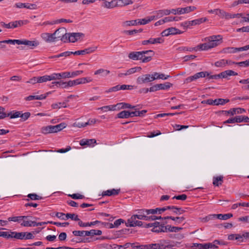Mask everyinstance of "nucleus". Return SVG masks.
<instances>
[{
	"label": "nucleus",
	"instance_id": "obj_1",
	"mask_svg": "<svg viewBox=\"0 0 249 249\" xmlns=\"http://www.w3.org/2000/svg\"><path fill=\"white\" fill-rule=\"evenodd\" d=\"M154 53L152 50L143 51L141 52H131L128 54L129 59L133 60H142L143 63L150 61Z\"/></svg>",
	"mask_w": 249,
	"mask_h": 249
},
{
	"label": "nucleus",
	"instance_id": "obj_2",
	"mask_svg": "<svg viewBox=\"0 0 249 249\" xmlns=\"http://www.w3.org/2000/svg\"><path fill=\"white\" fill-rule=\"evenodd\" d=\"M205 41L209 42L212 48L220 45L223 40V37L221 35H213L205 38Z\"/></svg>",
	"mask_w": 249,
	"mask_h": 249
},
{
	"label": "nucleus",
	"instance_id": "obj_3",
	"mask_svg": "<svg viewBox=\"0 0 249 249\" xmlns=\"http://www.w3.org/2000/svg\"><path fill=\"white\" fill-rule=\"evenodd\" d=\"M196 9L195 6H188L184 8H178L177 9H172L171 10L172 14L176 15L177 14L181 15L186 13H189L192 11H194Z\"/></svg>",
	"mask_w": 249,
	"mask_h": 249
},
{
	"label": "nucleus",
	"instance_id": "obj_4",
	"mask_svg": "<svg viewBox=\"0 0 249 249\" xmlns=\"http://www.w3.org/2000/svg\"><path fill=\"white\" fill-rule=\"evenodd\" d=\"M249 122V118L244 116H236L234 118H231L226 121L225 124H233L235 123Z\"/></svg>",
	"mask_w": 249,
	"mask_h": 249
},
{
	"label": "nucleus",
	"instance_id": "obj_5",
	"mask_svg": "<svg viewBox=\"0 0 249 249\" xmlns=\"http://www.w3.org/2000/svg\"><path fill=\"white\" fill-rule=\"evenodd\" d=\"M209 73L208 71H201L195 74L193 76H189L185 79V83H189L201 77H205L209 76Z\"/></svg>",
	"mask_w": 249,
	"mask_h": 249
},
{
	"label": "nucleus",
	"instance_id": "obj_6",
	"mask_svg": "<svg viewBox=\"0 0 249 249\" xmlns=\"http://www.w3.org/2000/svg\"><path fill=\"white\" fill-rule=\"evenodd\" d=\"M172 86V84L169 82H166L164 84H156L149 88V91L154 92L160 89H168Z\"/></svg>",
	"mask_w": 249,
	"mask_h": 249
},
{
	"label": "nucleus",
	"instance_id": "obj_7",
	"mask_svg": "<svg viewBox=\"0 0 249 249\" xmlns=\"http://www.w3.org/2000/svg\"><path fill=\"white\" fill-rule=\"evenodd\" d=\"M91 81H92V79L90 77H83L74 80H70L69 81L68 84L69 85H70V87H72L79 84L89 83Z\"/></svg>",
	"mask_w": 249,
	"mask_h": 249
},
{
	"label": "nucleus",
	"instance_id": "obj_8",
	"mask_svg": "<svg viewBox=\"0 0 249 249\" xmlns=\"http://www.w3.org/2000/svg\"><path fill=\"white\" fill-rule=\"evenodd\" d=\"M152 78L150 74H147L139 76L136 80V83L138 85H142L152 81Z\"/></svg>",
	"mask_w": 249,
	"mask_h": 249
},
{
	"label": "nucleus",
	"instance_id": "obj_9",
	"mask_svg": "<svg viewBox=\"0 0 249 249\" xmlns=\"http://www.w3.org/2000/svg\"><path fill=\"white\" fill-rule=\"evenodd\" d=\"M97 46H92L86 48L83 50H79L73 52V54L74 55H84L85 54H89L94 52L97 49Z\"/></svg>",
	"mask_w": 249,
	"mask_h": 249
},
{
	"label": "nucleus",
	"instance_id": "obj_10",
	"mask_svg": "<svg viewBox=\"0 0 249 249\" xmlns=\"http://www.w3.org/2000/svg\"><path fill=\"white\" fill-rule=\"evenodd\" d=\"M25 45L29 47L31 49H33L35 47L38 46L39 45V42L37 40L30 41L26 39L20 40L19 45Z\"/></svg>",
	"mask_w": 249,
	"mask_h": 249
},
{
	"label": "nucleus",
	"instance_id": "obj_11",
	"mask_svg": "<svg viewBox=\"0 0 249 249\" xmlns=\"http://www.w3.org/2000/svg\"><path fill=\"white\" fill-rule=\"evenodd\" d=\"M40 36L44 41L48 43L56 41V37L53 36V34L43 33L41 34Z\"/></svg>",
	"mask_w": 249,
	"mask_h": 249
},
{
	"label": "nucleus",
	"instance_id": "obj_12",
	"mask_svg": "<svg viewBox=\"0 0 249 249\" xmlns=\"http://www.w3.org/2000/svg\"><path fill=\"white\" fill-rule=\"evenodd\" d=\"M164 40L161 37H158L156 38H150L148 40H143L142 42V44L143 45H146L148 44H155L157 43H162Z\"/></svg>",
	"mask_w": 249,
	"mask_h": 249
},
{
	"label": "nucleus",
	"instance_id": "obj_13",
	"mask_svg": "<svg viewBox=\"0 0 249 249\" xmlns=\"http://www.w3.org/2000/svg\"><path fill=\"white\" fill-rule=\"evenodd\" d=\"M84 36V34L81 33H70L69 42H75Z\"/></svg>",
	"mask_w": 249,
	"mask_h": 249
},
{
	"label": "nucleus",
	"instance_id": "obj_14",
	"mask_svg": "<svg viewBox=\"0 0 249 249\" xmlns=\"http://www.w3.org/2000/svg\"><path fill=\"white\" fill-rule=\"evenodd\" d=\"M15 6L18 8H26L30 9H35L36 7V5L35 4H30L28 3L22 2L16 3Z\"/></svg>",
	"mask_w": 249,
	"mask_h": 249
},
{
	"label": "nucleus",
	"instance_id": "obj_15",
	"mask_svg": "<svg viewBox=\"0 0 249 249\" xmlns=\"http://www.w3.org/2000/svg\"><path fill=\"white\" fill-rule=\"evenodd\" d=\"M116 4V0H112L110 2L107 0L103 2L102 6L107 9H112L115 7H117Z\"/></svg>",
	"mask_w": 249,
	"mask_h": 249
},
{
	"label": "nucleus",
	"instance_id": "obj_16",
	"mask_svg": "<svg viewBox=\"0 0 249 249\" xmlns=\"http://www.w3.org/2000/svg\"><path fill=\"white\" fill-rule=\"evenodd\" d=\"M66 32V29L65 28H60L57 29L53 33V36L56 37V41L58 39H60Z\"/></svg>",
	"mask_w": 249,
	"mask_h": 249
},
{
	"label": "nucleus",
	"instance_id": "obj_17",
	"mask_svg": "<svg viewBox=\"0 0 249 249\" xmlns=\"http://www.w3.org/2000/svg\"><path fill=\"white\" fill-rule=\"evenodd\" d=\"M155 13L156 14V18H159L162 17L163 16L169 15L172 13V12H171V10L164 9L157 11Z\"/></svg>",
	"mask_w": 249,
	"mask_h": 249
},
{
	"label": "nucleus",
	"instance_id": "obj_18",
	"mask_svg": "<svg viewBox=\"0 0 249 249\" xmlns=\"http://www.w3.org/2000/svg\"><path fill=\"white\" fill-rule=\"evenodd\" d=\"M96 143L95 139H82L80 141V144L81 146H91Z\"/></svg>",
	"mask_w": 249,
	"mask_h": 249
},
{
	"label": "nucleus",
	"instance_id": "obj_19",
	"mask_svg": "<svg viewBox=\"0 0 249 249\" xmlns=\"http://www.w3.org/2000/svg\"><path fill=\"white\" fill-rule=\"evenodd\" d=\"M120 192V189H115L108 190L106 191H103L102 193V196H111L118 195Z\"/></svg>",
	"mask_w": 249,
	"mask_h": 249
},
{
	"label": "nucleus",
	"instance_id": "obj_20",
	"mask_svg": "<svg viewBox=\"0 0 249 249\" xmlns=\"http://www.w3.org/2000/svg\"><path fill=\"white\" fill-rule=\"evenodd\" d=\"M49 93H47L46 94H41L40 95H29L25 98L26 101H31L33 100H43L46 98L47 95Z\"/></svg>",
	"mask_w": 249,
	"mask_h": 249
},
{
	"label": "nucleus",
	"instance_id": "obj_21",
	"mask_svg": "<svg viewBox=\"0 0 249 249\" xmlns=\"http://www.w3.org/2000/svg\"><path fill=\"white\" fill-rule=\"evenodd\" d=\"M237 75L238 73L232 70H227L220 73V77L223 78H227L229 76Z\"/></svg>",
	"mask_w": 249,
	"mask_h": 249
},
{
	"label": "nucleus",
	"instance_id": "obj_22",
	"mask_svg": "<svg viewBox=\"0 0 249 249\" xmlns=\"http://www.w3.org/2000/svg\"><path fill=\"white\" fill-rule=\"evenodd\" d=\"M160 249H170L173 247V245L170 244L169 240H161L159 242Z\"/></svg>",
	"mask_w": 249,
	"mask_h": 249
},
{
	"label": "nucleus",
	"instance_id": "obj_23",
	"mask_svg": "<svg viewBox=\"0 0 249 249\" xmlns=\"http://www.w3.org/2000/svg\"><path fill=\"white\" fill-rule=\"evenodd\" d=\"M102 233V231L99 230H91L89 231H85V236H93L95 235H100Z\"/></svg>",
	"mask_w": 249,
	"mask_h": 249
},
{
	"label": "nucleus",
	"instance_id": "obj_24",
	"mask_svg": "<svg viewBox=\"0 0 249 249\" xmlns=\"http://www.w3.org/2000/svg\"><path fill=\"white\" fill-rule=\"evenodd\" d=\"M117 7H123L133 3L132 0H116Z\"/></svg>",
	"mask_w": 249,
	"mask_h": 249
},
{
	"label": "nucleus",
	"instance_id": "obj_25",
	"mask_svg": "<svg viewBox=\"0 0 249 249\" xmlns=\"http://www.w3.org/2000/svg\"><path fill=\"white\" fill-rule=\"evenodd\" d=\"M67 126V124L65 123H61L56 125H53V132L57 133L63 129L65 128Z\"/></svg>",
	"mask_w": 249,
	"mask_h": 249
},
{
	"label": "nucleus",
	"instance_id": "obj_26",
	"mask_svg": "<svg viewBox=\"0 0 249 249\" xmlns=\"http://www.w3.org/2000/svg\"><path fill=\"white\" fill-rule=\"evenodd\" d=\"M67 126V124L65 123H61L56 125H53V132L57 133L63 129L65 128Z\"/></svg>",
	"mask_w": 249,
	"mask_h": 249
},
{
	"label": "nucleus",
	"instance_id": "obj_27",
	"mask_svg": "<svg viewBox=\"0 0 249 249\" xmlns=\"http://www.w3.org/2000/svg\"><path fill=\"white\" fill-rule=\"evenodd\" d=\"M41 132L44 134L53 133V125H48L46 126L42 127L41 129Z\"/></svg>",
	"mask_w": 249,
	"mask_h": 249
},
{
	"label": "nucleus",
	"instance_id": "obj_28",
	"mask_svg": "<svg viewBox=\"0 0 249 249\" xmlns=\"http://www.w3.org/2000/svg\"><path fill=\"white\" fill-rule=\"evenodd\" d=\"M215 218H218L221 220H227L233 216L232 213L226 214H215Z\"/></svg>",
	"mask_w": 249,
	"mask_h": 249
},
{
	"label": "nucleus",
	"instance_id": "obj_29",
	"mask_svg": "<svg viewBox=\"0 0 249 249\" xmlns=\"http://www.w3.org/2000/svg\"><path fill=\"white\" fill-rule=\"evenodd\" d=\"M138 20H127L122 22L123 27L126 28L128 26H135L138 25Z\"/></svg>",
	"mask_w": 249,
	"mask_h": 249
},
{
	"label": "nucleus",
	"instance_id": "obj_30",
	"mask_svg": "<svg viewBox=\"0 0 249 249\" xmlns=\"http://www.w3.org/2000/svg\"><path fill=\"white\" fill-rule=\"evenodd\" d=\"M100 223L101 222L98 220L91 222L84 223L80 220V221L78 222V225L80 227H85L95 225L96 224Z\"/></svg>",
	"mask_w": 249,
	"mask_h": 249
},
{
	"label": "nucleus",
	"instance_id": "obj_31",
	"mask_svg": "<svg viewBox=\"0 0 249 249\" xmlns=\"http://www.w3.org/2000/svg\"><path fill=\"white\" fill-rule=\"evenodd\" d=\"M197 49H198L199 50H201L202 51H207L209 49H212V47L209 44V42H207L206 43H204L203 44H200L198 45L196 47Z\"/></svg>",
	"mask_w": 249,
	"mask_h": 249
},
{
	"label": "nucleus",
	"instance_id": "obj_32",
	"mask_svg": "<svg viewBox=\"0 0 249 249\" xmlns=\"http://www.w3.org/2000/svg\"><path fill=\"white\" fill-rule=\"evenodd\" d=\"M223 177L222 176H220L216 177H213V184L215 186H219L222 184L223 182Z\"/></svg>",
	"mask_w": 249,
	"mask_h": 249
},
{
	"label": "nucleus",
	"instance_id": "obj_33",
	"mask_svg": "<svg viewBox=\"0 0 249 249\" xmlns=\"http://www.w3.org/2000/svg\"><path fill=\"white\" fill-rule=\"evenodd\" d=\"M69 82H64L62 81H57L53 82L52 84L53 85H54L57 87L62 88H67V87H70V85L68 84Z\"/></svg>",
	"mask_w": 249,
	"mask_h": 249
},
{
	"label": "nucleus",
	"instance_id": "obj_34",
	"mask_svg": "<svg viewBox=\"0 0 249 249\" xmlns=\"http://www.w3.org/2000/svg\"><path fill=\"white\" fill-rule=\"evenodd\" d=\"M12 234H13V238L20 240L25 239L26 235V232H17L13 231Z\"/></svg>",
	"mask_w": 249,
	"mask_h": 249
},
{
	"label": "nucleus",
	"instance_id": "obj_35",
	"mask_svg": "<svg viewBox=\"0 0 249 249\" xmlns=\"http://www.w3.org/2000/svg\"><path fill=\"white\" fill-rule=\"evenodd\" d=\"M130 117V111L124 110L117 114L119 118H128Z\"/></svg>",
	"mask_w": 249,
	"mask_h": 249
},
{
	"label": "nucleus",
	"instance_id": "obj_36",
	"mask_svg": "<svg viewBox=\"0 0 249 249\" xmlns=\"http://www.w3.org/2000/svg\"><path fill=\"white\" fill-rule=\"evenodd\" d=\"M142 70L141 67H136L134 68H132L126 71L125 72V76L129 75L133 73H135L137 71H140Z\"/></svg>",
	"mask_w": 249,
	"mask_h": 249
},
{
	"label": "nucleus",
	"instance_id": "obj_37",
	"mask_svg": "<svg viewBox=\"0 0 249 249\" xmlns=\"http://www.w3.org/2000/svg\"><path fill=\"white\" fill-rule=\"evenodd\" d=\"M146 209H141L138 212V214H135L137 219L140 220H144L146 213H145Z\"/></svg>",
	"mask_w": 249,
	"mask_h": 249
},
{
	"label": "nucleus",
	"instance_id": "obj_38",
	"mask_svg": "<svg viewBox=\"0 0 249 249\" xmlns=\"http://www.w3.org/2000/svg\"><path fill=\"white\" fill-rule=\"evenodd\" d=\"M109 73V71L103 69H100L94 72L95 75L101 74L103 76H106Z\"/></svg>",
	"mask_w": 249,
	"mask_h": 249
},
{
	"label": "nucleus",
	"instance_id": "obj_39",
	"mask_svg": "<svg viewBox=\"0 0 249 249\" xmlns=\"http://www.w3.org/2000/svg\"><path fill=\"white\" fill-rule=\"evenodd\" d=\"M21 111L14 110L7 114V116H9L10 119H14L20 117Z\"/></svg>",
	"mask_w": 249,
	"mask_h": 249
},
{
	"label": "nucleus",
	"instance_id": "obj_40",
	"mask_svg": "<svg viewBox=\"0 0 249 249\" xmlns=\"http://www.w3.org/2000/svg\"><path fill=\"white\" fill-rule=\"evenodd\" d=\"M238 48L227 47L223 49V52L226 53H234L238 51Z\"/></svg>",
	"mask_w": 249,
	"mask_h": 249
},
{
	"label": "nucleus",
	"instance_id": "obj_41",
	"mask_svg": "<svg viewBox=\"0 0 249 249\" xmlns=\"http://www.w3.org/2000/svg\"><path fill=\"white\" fill-rule=\"evenodd\" d=\"M65 217L66 219L71 218V219L73 220L74 221H78V222L80 220V219L78 218V215L74 213H68L66 214Z\"/></svg>",
	"mask_w": 249,
	"mask_h": 249
},
{
	"label": "nucleus",
	"instance_id": "obj_42",
	"mask_svg": "<svg viewBox=\"0 0 249 249\" xmlns=\"http://www.w3.org/2000/svg\"><path fill=\"white\" fill-rule=\"evenodd\" d=\"M230 101L229 99H224L222 98H219L215 99L213 101V102L214 103V105H224L227 103H228Z\"/></svg>",
	"mask_w": 249,
	"mask_h": 249
},
{
	"label": "nucleus",
	"instance_id": "obj_43",
	"mask_svg": "<svg viewBox=\"0 0 249 249\" xmlns=\"http://www.w3.org/2000/svg\"><path fill=\"white\" fill-rule=\"evenodd\" d=\"M25 218L26 217H24L22 216H13L10 217L8 218L9 221H13V222H19L25 219Z\"/></svg>",
	"mask_w": 249,
	"mask_h": 249
},
{
	"label": "nucleus",
	"instance_id": "obj_44",
	"mask_svg": "<svg viewBox=\"0 0 249 249\" xmlns=\"http://www.w3.org/2000/svg\"><path fill=\"white\" fill-rule=\"evenodd\" d=\"M214 65L217 67H224L227 65V60L221 59L215 62Z\"/></svg>",
	"mask_w": 249,
	"mask_h": 249
},
{
	"label": "nucleus",
	"instance_id": "obj_45",
	"mask_svg": "<svg viewBox=\"0 0 249 249\" xmlns=\"http://www.w3.org/2000/svg\"><path fill=\"white\" fill-rule=\"evenodd\" d=\"M137 217L135 216V215H133L130 218H129L127 222L125 223V225L126 227H129V224H135L137 220Z\"/></svg>",
	"mask_w": 249,
	"mask_h": 249
},
{
	"label": "nucleus",
	"instance_id": "obj_46",
	"mask_svg": "<svg viewBox=\"0 0 249 249\" xmlns=\"http://www.w3.org/2000/svg\"><path fill=\"white\" fill-rule=\"evenodd\" d=\"M72 54H73V52L67 51V52L61 53L58 55L52 56L50 58H58V57H67V56H68Z\"/></svg>",
	"mask_w": 249,
	"mask_h": 249
},
{
	"label": "nucleus",
	"instance_id": "obj_47",
	"mask_svg": "<svg viewBox=\"0 0 249 249\" xmlns=\"http://www.w3.org/2000/svg\"><path fill=\"white\" fill-rule=\"evenodd\" d=\"M167 231L177 232L182 229V228L167 225Z\"/></svg>",
	"mask_w": 249,
	"mask_h": 249
},
{
	"label": "nucleus",
	"instance_id": "obj_48",
	"mask_svg": "<svg viewBox=\"0 0 249 249\" xmlns=\"http://www.w3.org/2000/svg\"><path fill=\"white\" fill-rule=\"evenodd\" d=\"M180 25L182 26L184 29H186L191 26L196 25V23L195 20H193L192 21H188L182 22L180 24Z\"/></svg>",
	"mask_w": 249,
	"mask_h": 249
},
{
	"label": "nucleus",
	"instance_id": "obj_49",
	"mask_svg": "<svg viewBox=\"0 0 249 249\" xmlns=\"http://www.w3.org/2000/svg\"><path fill=\"white\" fill-rule=\"evenodd\" d=\"M168 30H169L170 35H174L177 34H181L183 33L178 29L175 27H171L168 28Z\"/></svg>",
	"mask_w": 249,
	"mask_h": 249
},
{
	"label": "nucleus",
	"instance_id": "obj_50",
	"mask_svg": "<svg viewBox=\"0 0 249 249\" xmlns=\"http://www.w3.org/2000/svg\"><path fill=\"white\" fill-rule=\"evenodd\" d=\"M52 107L54 109H56V108H60L61 107H67V106L66 103L65 102H62V103L59 102V103H57L52 104Z\"/></svg>",
	"mask_w": 249,
	"mask_h": 249
},
{
	"label": "nucleus",
	"instance_id": "obj_51",
	"mask_svg": "<svg viewBox=\"0 0 249 249\" xmlns=\"http://www.w3.org/2000/svg\"><path fill=\"white\" fill-rule=\"evenodd\" d=\"M245 111V109L242 108H233L231 111V115H233L236 113L241 114Z\"/></svg>",
	"mask_w": 249,
	"mask_h": 249
},
{
	"label": "nucleus",
	"instance_id": "obj_52",
	"mask_svg": "<svg viewBox=\"0 0 249 249\" xmlns=\"http://www.w3.org/2000/svg\"><path fill=\"white\" fill-rule=\"evenodd\" d=\"M215 218V214H210L205 217L201 218V221L202 222H207Z\"/></svg>",
	"mask_w": 249,
	"mask_h": 249
},
{
	"label": "nucleus",
	"instance_id": "obj_53",
	"mask_svg": "<svg viewBox=\"0 0 249 249\" xmlns=\"http://www.w3.org/2000/svg\"><path fill=\"white\" fill-rule=\"evenodd\" d=\"M123 106L124 107V108H132L136 110L140 109L139 107L140 105L133 106L129 104L123 103Z\"/></svg>",
	"mask_w": 249,
	"mask_h": 249
},
{
	"label": "nucleus",
	"instance_id": "obj_54",
	"mask_svg": "<svg viewBox=\"0 0 249 249\" xmlns=\"http://www.w3.org/2000/svg\"><path fill=\"white\" fill-rule=\"evenodd\" d=\"M19 39H8L2 41H0V42H3V43L15 44V43L19 45Z\"/></svg>",
	"mask_w": 249,
	"mask_h": 249
},
{
	"label": "nucleus",
	"instance_id": "obj_55",
	"mask_svg": "<svg viewBox=\"0 0 249 249\" xmlns=\"http://www.w3.org/2000/svg\"><path fill=\"white\" fill-rule=\"evenodd\" d=\"M192 247L194 248L192 249H207L206 243L205 244L194 243V244H193Z\"/></svg>",
	"mask_w": 249,
	"mask_h": 249
},
{
	"label": "nucleus",
	"instance_id": "obj_56",
	"mask_svg": "<svg viewBox=\"0 0 249 249\" xmlns=\"http://www.w3.org/2000/svg\"><path fill=\"white\" fill-rule=\"evenodd\" d=\"M73 127H77L78 128H82L86 126V122L83 123L81 122L79 120L76 121L75 123H74L72 124Z\"/></svg>",
	"mask_w": 249,
	"mask_h": 249
},
{
	"label": "nucleus",
	"instance_id": "obj_57",
	"mask_svg": "<svg viewBox=\"0 0 249 249\" xmlns=\"http://www.w3.org/2000/svg\"><path fill=\"white\" fill-rule=\"evenodd\" d=\"M30 115L31 113L29 112H26L24 113H22V112H21L20 116L21 120H22V121H25L27 120L29 118Z\"/></svg>",
	"mask_w": 249,
	"mask_h": 249
},
{
	"label": "nucleus",
	"instance_id": "obj_58",
	"mask_svg": "<svg viewBox=\"0 0 249 249\" xmlns=\"http://www.w3.org/2000/svg\"><path fill=\"white\" fill-rule=\"evenodd\" d=\"M170 219H172L173 221H175L176 224H180L182 223L185 219L184 217H170Z\"/></svg>",
	"mask_w": 249,
	"mask_h": 249
},
{
	"label": "nucleus",
	"instance_id": "obj_59",
	"mask_svg": "<svg viewBox=\"0 0 249 249\" xmlns=\"http://www.w3.org/2000/svg\"><path fill=\"white\" fill-rule=\"evenodd\" d=\"M49 81V75H46L38 77V83L46 82Z\"/></svg>",
	"mask_w": 249,
	"mask_h": 249
},
{
	"label": "nucleus",
	"instance_id": "obj_60",
	"mask_svg": "<svg viewBox=\"0 0 249 249\" xmlns=\"http://www.w3.org/2000/svg\"><path fill=\"white\" fill-rule=\"evenodd\" d=\"M146 249H160V244H151L148 245H145Z\"/></svg>",
	"mask_w": 249,
	"mask_h": 249
},
{
	"label": "nucleus",
	"instance_id": "obj_61",
	"mask_svg": "<svg viewBox=\"0 0 249 249\" xmlns=\"http://www.w3.org/2000/svg\"><path fill=\"white\" fill-rule=\"evenodd\" d=\"M13 231H3L2 237L6 238H13V234H12Z\"/></svg>",
	"mask_w": 249,
	"mask_h": 249
},
{
	"label": "nucleus",
	"instance_id": "obj_62",
	"mask_svg": "<svg viewBox=\"0 0 249 249\" xmlns=\"http://www.w3.org/2000/svg\"><path fill=\"white\" fill-rule=\"evenodd\" d=\"M34 222L32 221L23 220V222L21 224V226L24 227H32L33 226Z\"/></svg>",
	"mask_w": 249,
	"mask_h": 249
},
{
	"label": "nucleus",
	"instance_id": "obj_63",
	"mask_svg": "<svg viewBox=\"0 0 249 249\" xmlns=\"http://www.w3.org/2000/svg\"><path fill=\"white\" fill-rule=\"evenodd\" d=\"M185 211L182 209L181 208H178L175 206L173 210V212L176 214H181L185 213Z\"/></svg>",
	"mask_w": 249,
	"mask_h": 249
},
{
	"label": "nucleus",
	"instance_id": "obj_64",
	"mask_svg": "<svg viewBox=\"0 0 249 249\" xmlns=\"http://www.w3.org/2000/svg\"><path fill=\"white\" fill-rule=\"evenodd\" d=\"M236 64L240 67H248L249 66V59L244 61L236 62Z\"/></svg>",
	"mask_w": 249,
	"mask_h": 249
}]
</instances>
